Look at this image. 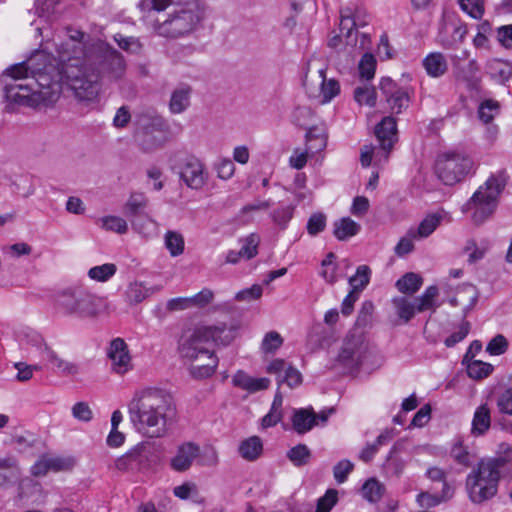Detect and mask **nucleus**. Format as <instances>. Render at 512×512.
I'll return each instance as SVG.
<instances>
[{"label":"nucleus","mask_w":512,"mask_h":512,"mask_svg":"<svg viewBox=\"0 0 512 512\" xmlns=\"http://www.w3.org/2000/svg\"><path fill=\"white\" fill-rule=\"evenodd\" d=\"M48 53L35 51L26 61L14 64L2 74L5 98L10 104L49 106L60 98V86L46 69Z\"/></svg>","instance_id":"1"},{"label":"nucleus","mask_w":512,"mask_h":512,"mask_svg":"<svg viewBox=\"0 0 512 512\" xmlns=\"http://www.w3.org/2000/svg\"><path fill=\"white\" fill-rule=\"evenodd\" d=\"M75 45L77 44L73 41L66 44L61 61H56V57L48 54L46 69L53 82H58L60 93L65 85L78 101L92 102L101 91L100 74L91 59L89 49L83 56H70L72 52H81Z\"/></svg>","instance_id":"2"},{"label":"nucleus","mask_w":512,"mask_h":512,"mask_svg":"<svg viewBox=\"0 0 512 512\" xmlns=\"http://www.w3.org/2000/svg\"><path fill=\"white\" fill-rule=\"evenodd\" d=\"M129 420L134 429L147 438H163L175 415L172 396L159 388H144L134 393L128 403Z\"/></svg>","instance_id":"3"},{"label":"nucleus","mask_w":512,"mask_h":512,"mask_svg":"<svg viewBox=\"0 0 512 512\" xmlns=\"http://www.w3.org/2000/svg\"><path fill=\"white\" fill-rule=\"evenodd\" d=\"M172 0H139L137 7L143 14L157 12L156 18L149 24L152 31L159 37L176 40L192 35L204 19V10L196 1H189L174 6L169 12L161 14L170 5Z\"/></svg>","instance_id":"4"},{"label":"nucleus","mask_w":512,"mask_h":512,"mask_svg":"<svg viewBox=\"0 0 512 512\" xmlns=\"http://www.w3.org/2000/svg\"><path fill=\"white\" fill-rule=\"evenodd\" d=\"M206 341L200 327L189 328L178 339L177 351L180 358L190 362L189 372L195 379H205L214 374L218 359L213 351L206 347Z\"/></svg>","instance_id":"5"},{"label":"nucleus","mask_w":512,"mask_h":512,"mask_svg":"<svg viewBox=\"0 0 512 512\" xmlns=\"http://www.w3.org/2000/svg\"><path fill=\"white\" fill-rule=\"evenodd\" d=\"M499 466L497 461L482 458L472 468L465 480V489L472 503L482 504L497 494L500 480L506 474Z\"/></svg>","instance_id":"6"},{"label":"nucleus","mask_w":512,"mask_h":512,"mask_svg":"<svg viewBox=\"0 0 512 512\" xmlns=\"http://www.w3.org/2000/svg\"><path fill=\"white\" fill-rule=\"evenodd\" d=\"M505 186L506 177L504 172L491 175L462 206V211L465 213L472 212L471 219L475 224L484 223L495 212L499 196Z\"/></svg>","instance_id":"7"},{"label":"nucleus","mask_w":512,"mask_h":512,"mask_svg":"<svg viewBox=\"0 0 512 512\" xmlns=\"http://www.w3.org/2000/svg\"><path fill=\"white\" fill-rule=\"evenodd\" d=\"M55 305L62 314L77 318H93L99 311L97 297L80 286L60 291L56 295Z\"/></svg>","instance_id":"8"},{"label":"nucleus","mask_w":512,"mask_h":512,"mask_svg":"<svg viewBox=\"0 0 512 512\" xmlns=\"http://www.w3.org/2000/svg\"><path fill=\"white\" fill-rule=\"evenodd\" d=\"M89 51L94 65L98 68L101 86L104 82H117L125 76L126 61L115 48L98 41L91 43Z\"/></svg>","instance_id":"9"},{"label":"nucleus","mask_w":512,"mask_h":512,"mask_svg":"<svg viewBox=\"0 0 512 512\" xmlns=\"http://www.w3.org/2000/svg\"><path fill=\"white\" fill-rule=\"evenodd\" d=\"M137 124L139 126L137 141L144 151L157 150L167 142L169 124L155 111L148 110L139 114Z\"/></svg>","instance_id":"10"},{"label":"nucleus","mask_w":512,"mask_h":512,"mask_svg":"<svg viewBox=\"0 0 512 512\" xmlns=\"http://www.w3.org/2000/svg\"><path fill=\"white\" fill-rule=\"evenodd\" d=\"M472 168V159L456 151L440 154L435 163V172L445 185H454L461 182L470 173Z\"/></svg>","instance_id":"11"},{"label":"nucleus","mask_w":512,"mask_h":512,"mask_svg":"<svg viewBox=\"0 0 512 512\" xmlns=\"http://www.w3.org/2000/svg\"><path fill=\"white\" fill-rule=\"evenodd\" d=\"M371 354L362 334H349L343 342L337 362L353 372L365 365Z\"/></svg>","instance_id":"12"},{"label":"nucleus","mask_w":512,"mask_h":512,"mask_svg":"<svg viewBox=\"0 0 512 512\" xmlns=\"http://www.w3.org/2000/svg\"><path fill=\"white\" fill-rule=\"evenodd\" d=\"M155 458L154 443L142 441L125 455L119 457L115 462V466L118 470L122 471L143 470L148 468L155 461Z\"/></svg>","instance_id":"13"},{"label":"nucleus","mask_w":512,"mask_h":512,"mask_svg":"<svg viewBox=\"0 0 512 512\" xmlns=\"http://www.w3.org/2000/svg\"><path fill=\"white\" fill-rule=\"evenodd\" d=\"M177 169L180 179L191 189H201L208 180L204 164L195 156L184 157Z\"/></svg>","instance_id":"14"},{"label":"nucleus","mask_w":512,"mask_h":512,"mask_svg":"<svg viewBox=\"0 0 512 512\" xmlns=\"http://www.w3.org/2000/svg\"><path fill=\"white\" fill-rule=\"evenodd\" d=\"M379 89L392 114H400L408 108L410 102L408 92L390 77H383L380 80Z\"/></svg>","instance_id":"15"},{"label":"nucleus","mask_w":512,"mask_h":512,"mask_svg":"<svg viewBox=\"0 0 512 512\" xmlns=\"http://www.w3.org/2000/svg\"><path fill=\"white\" fill-rule=\"evenodd\" d=\"M206 341L218 346L230 345L238 335L240 325L237 321L216 322L211 325L199 326Z\"/></svg>","instance_id":"16"},{"label":"nucleus","mask_w":512,"mask_h":512,"mask_svg":"<svg viewBox=\"0 0 512 512\" xmlns=\"http://www.w3.org/2000/svg\"><path fill=\"white\" fill-rule=\"evenodd\" d=\"M107 356L111 362L112 371L119 375L125 374L132 368L128 346L122 338H115L111 341Z\"/></svg>","instance_id":"17"},{"label":"nucleus","mask_w":512,"mask_h":512,"mask_svg":"<svg viewBox=\"0 0 512 512\" xmlns=\"http://www.w3.org/2000/svg\"><path fill=\"white\" fill-rule=\"evenodd\" d=\"M375 135L380 147L387 153L397 141V123L394 117L386 116L375 127Z\"/></svg>","instance_id":"18"},{"label":"nucleus","mask_w":512,"mask_h":512,"mask_svg":"<svg viewBox=\"0 0 512 512\" xmlns=\"http://www.w3.org/2000/svg\"><path fill=\"white\" fill-rule=\"evenodd\" d=\"M199 456V446L193 442L180 445L176 455L171 459V467L177 472L188 470L193 461Z\"/></svg>","instance_id":"19"},{"label":"nucleus","mask_w":512,"mask_h":512,"mask_svg":"<svg viewBox=\"0 0 512 512\" xmlns=\"http://www.w3.org/2000/svg\"><path fill=\"white\" fill-rule=\"evenodd\" d=\"M232 383L235 387L255 393L266 390L270 385V379L266 377L254 378L242 370L237 371L232 377Z\"/></svg>","instance_id":"20"},{"label":"nucleus","mask_w":512,"mask_h":512,"mask_svg":"<svg viewBox=\"0 0 512 512\" xmlns=\"http://www.w3.org/2000/svg\"><path fill=\"white\" fill-rule=\"evenodd\" d=\"M293 430L300 435L317 425V415L312 408L295 409L291 418Z\"/></svg>","instance_id":"21"},{"label":"nucleus","mask_w":512,"mask_h":512,"mask_svg":"<svg viewBox=\"0 0 512 512\" xmlns=\"http://www.w3.org/2000/svg\"><path fill=\"white\" fill-rule=\"evenodd\" d=\"M192 88L188 84H180L171 93L169 110L172 114H181L190 106Z\"/></svg>","instance_id":"22"},{"label":"nucleus","mask_w":512,"mask_h":512,"mask_svg":"<svg viewBox=\"0 0 512 512\" xmlns=\"http://www.w3.org/2000/svg\"><path fill=\"white\" fill-rule=\"evenodd\" d=\"M148 205V198L140 192H133L130 194L126 204H125V214L128 217L133 218L132 225L139 231L142 232L139 228L138 220L136 219L140 216L145 208Z\"/></svg>","instance_id":"23"},{"label":"nucleus","mask_w":512,"mask_h":512,"mask_svg":"<svg viewBox=\"0 0 512 512\" xmlns=\"http://www.w3.org/2000/svg\"><path fill=\"white\" fill-rule=\"evenodd\" d=\"M391 303L400 323L407 324L417 313L416 303L405 296L394 297Z\"/></svg>","instance_id":"24"},{"label":"nucleus","mask_w":512,"mask_h":512,"mask_svg":"<svg viewBox=\"0 0 512 512\" xmlns=\"http://www.w3.org/2000/svg\"><path fill=\"white\" fill-rule=\"evenodd\" d=\"M239 455L246 461L257 460L263 453V442L259 436H251L240 442Z\"/></svg>","instance_id":"25"},{"label":"nucleus","mask_w":512,"mask_h":512,"mask_svg":"<svg viewBox=\"0 0 512 512\" xmlns=\"http://www.w3.org/2000/svg\"><path fill=\"white\" fill-rule=\"evenodd\" d=\"M423 66L427 74L438 78L443 76L448 70V64L444 55L440 52H432L423 59Z\"/></svg>","instance_id":"26"},{"label":"nucleus","mask_w":512,"mask_h":512,"mask_svg":"<svg viewBox=\"0 0 512 512\" xmlns=\"http://www.w3.org/2000/svg\"><path fill=\"white\" fill-rule=\"evenodd\" d=\"M454 489L451 485L442 487L441 494H431L429 492H421L417 495V503L423 508H432L453 497Z\"/></svg>","instance_id":"27"},{"label":"nucleus","mask_w":512,"mask_h":512,"mask_svg":"<svg viewBox=\"0 0 512 512\" xmlns=\"http://www.w3.org/2000/svg\"><path fill=\"white\" fill-rule=\"evenodd\" d=\"M491 426L490 409L487 404L480 405L473 416L471 433L474 436L484 435Z\"/></svg>","instance_id":"28"},{"label":"nucleus","mask_w":512,"mask_h":512,"mask_svg":"<svg viewBox=\"0 0 512 512\" xmlns=\"http://www.w3.org/2000/svg\"><path fill=\"white\" fill-rule=\"evenodd\" d=\"M361 226L349 217H343L333 224V235L339 241H345L359 233Z\"/></svg>","instance_id":"29"},{"label":"nucleus","mask_w":512,"mask_h":512,"mask_svg":"<svg viewBox=\"0 0 512 512\" xmlns=\"http://www.w3.org/2000/svg\"><path fill=\"white\" fill-rule=\"evenodd\" d=\"M423 279L416 273L408 272L396 282V287L403 294L413 295L422 286Z\"/></svg>","instance_id":"30"},{"label":"nucleus","mask_w":512,"mask_h":512,"mask_svg":"<svg viewBox=\"0 0 512 512\" xmlns=\"http://www.w3.org/2000/svg\"><path fill=\"white\" fill-rule=\"evenodd\" d=\"M84 37V34L80 31H74L73 34L69 35V38L65 41L61 42L60 44H57V58L56 61L62 60V54L65 52V46L69 41L75 42L77 45V50L79 49L81 52H72L70 54L71 57L73 56H83L86 54L87 50L91 46V44L87 45L82 41V38Z\"/></svg>","instance_id":"31"},{"label":"nucleus","mask_w":512,"mask_h":512,"mask_svg":"<svg viewBox=\"0 0 512 512\" xmlns=\"http://www.w3.org/2000/svg\"><path fill=\"white\" fill-rule=\"evenodd\" d=\"M19 468L13 457L0 459V486H5L17 478Z\"/></svg>","instance_id":"32"},{"label":"nucleus","mask_w":512,"mask_h":512,"mask_svg":"<svg viewBox=\"0 0 512 512\" xmlns=\"http://www.w3.org/2000/svg\"><path fill=\"white\" fill-rule=\"evenodd\" d=\"M467 374L470 378L475 380H482L487 378L494 370V367L487 362L481 360L467 361Z\"/></svg>","instance_id":"33"},{"label":"nucleus","mask_w":512,"mask_h":512,"mask_svg":"<svg viewBox=\"0 0 512 512\" xmlns=\"http://www.w3.org/2000/svg\"><path fill=\"white\" fill-rule=\"evenodd\" d=\"M318 72L321 78L320 89L322 103H328L339 94L340 85L335 79L326 80L325 71L323 69H320Z\"/></svg>","instance_id":"34"},{"label":"nucleus","mask_w":512,"mask_h":512,"mask_svg":"<svg viewBox=\"0 0 512 512\" xmlns=\"http://www.w3.org/2000/svg\"><path fill=\"white\" fill-rule=\"evenodd\" d=\"M438 293L439 290L437 286L432 285L426 288L424 293L419 298H416L414 300L417 306V312L420 313L430 309L435 311V309L437 308V306L435 305V300L436 297L438 296Z\"/></svg>","instance_id":"35"},{"label":"nucleus","mask_w":512,"mask_h":512,"mask_svg":"<svg viewBox=\"0 0 512 512\" xmlns=\"http://www.w3.org/2000/svg\"><path fill=\"white\" fill-rule=\"evenodd\" d=\"M487 461H497L500 463L499 469L507 473L512 465V446L509 443L502 442L498 445L497 454L494 457L485 458Z\"/></svg>","instance_id":"36"},{"label":"nucleus","mask_w":512,"mask_h":512,"mask_svg":"<svg viewBox=\"0 0 512 512\" xmlns=\"http://www.w3.org/2000/svg\"><path fill=\"white\" fill-rule=\"evenodd\" d=\"M371 269L367 265H360L355 275L349 278V284L353 291L361 292L370 281Z\"/></svg>","instance_id":"37"},{"label":"nucleus","mask_w":512,"mask_h":512,"mask_svg":"<svg viewBox=\"0 0 512 512\" xmlns=\"http://www.w3.org/2000/svg\"><path fill=\"white\" fill-rule=\"evenodd\" d=\"M442 216L440 214H429L419 224L416 237L425 238L431 235L440 225Z\"/></svg>","instance_id":"38"},{"label":"nucleus","mask_w":512,"mask_h":512,"mask_svg":"<svg viewBox=\"0 0 512 512\" xmlns=\"http://www.w3.org/2000/svg\"><path fill=\"white\" fill-rule=\"evenodd\" d=\"M117 271V267L113 263H106L99 266H94L89 269L88 276L97 282L108 281Z\"/></svg>","instance_id":"39"},{"label":"nucleus","mask_w":512,"mask_h":512,"mask_svg":"<svg viewBox=\"0 0 512 512\" xmlns=\"http://www.w3.org/2000/svg\"><path fill=\"white\" fill-rule=\"evenodd\" d=\"M384 490V486L374 478L367 480L362 487L364 498L370 502L379 501L383 496Z\"/></svg>","instance_id":"40"},{"label":"nucleus","mask_w":512,"mask_h":512,"mask_svg":"<svg viewBox=\"0 0 512 512\" xmlns=\"http://www.w3.org/2000/svg\"><path fill=\"white\" fill-rule=\"evenodd\" d=\"M451 456L459 465L470 467L472 464L473 456L468 451L467 447H464L463 441L457 439L451 448Z\"/></svg>","instance_id":"41"},{"label":"nucleus","mask_w":512,"mask_h":512,"mask_svg":"<svg viewBox=\"0 0 512 512\" xmlns=\"http://www.w3.org/2000/svg\"><path fill=\"white\" fill-rule=\"evenodd\" d=\"M354 99L360 105L374 107L377 101V94L374 87L367 85L356 87L354 90Z\"/></svg>","instance_id":"42"},{"label":"nucleus","mask_w":512,"mask_h":512,"mask_svg":"<svg viewBox=\"0 0 512 512\" xmlns=\"http://www.w3.org/2000/svg\"><path fill=\"white\" fill-rule=\"evenodd\" d=\"M288 459L297 467L308 463L311 452L305 444H298L287 452Z\"/></svg>","instance_id":"43"},{"label":"nucleus","mask_w":512,"mask_h":512,"mask_svg":"<svg viewBox=\"0 0 512 512\" xmlns=\"http://www.w3.org/2000/svg\"><path fill=\"white\" fill-rule=\"evenodd\" d=\"M294 207L291 205L281 206L271 213L272 221L280 229L287 228L288 223L293 218Z\"/></svg>","instance_id":"44"},{"label":"nucleus","mask_w":512,"mask_h":512,"mask_svg":"<svg viewBox=\"0 0 512 512\" xmlns=\"http://www.w3.org/2000/svg\"><path fill=\"white\" fill-rule=\"evenodd\" d=\"M165 246L169 250L171 256H178L184 251V238L175 231H168L165 234Z\"/></svg>","instance_id":"45"},{"label":"nucleus","mask_w":512,"mask_h":512,"mask_svg":"<svg viewBox=\"0 0 512 512\" xmlns=\"http://www.w3.org/2000/svg\"><path fill=\"white\" fill-rule=\"evenodd\" d=\"M150 294V289L145 287L143 283L140 282L131 283L126 291L128 301L133 304L142 302Z\"/></svg>","instance_id":"46"},{"label":"nucleus","mask_w":512,"mask_h":512,"mask_svg":"<svg viewBox=\"0 0 512 512\" xmlns=\"http://www.w3.org/2000/svg\"><path fill=\"white\" fill-rule=\"evenodd\" d=\"M327 332L321 325H315L312 327L308 334V346L312 351H315L324 346L327 342Z\"/></svg>","instance_id":"47"},{"label":"nucleus","mask_w":512,"mask_h":512,"mask_svg":"<svg viewBox=\"0 0 512 512\" xmlns=\"http://www.w3.org/2000/svg\"><path fill=\"white\" fill-rule=\"evenodd\" d=\"M102 228L107 231H113L119 234H124L128 230L127 222L118 216H106L99 220Z\"/></svg>","instance_id":"48"},{"label":"nucleus","mask_w":512,"mask_h":512,"mask_svg":"<svg viewBox=\"0 0 512 512\" xmlns=\"http://www.w3.org/2000/svg\"><path fill=\"white\" fill-rule=\"evenodd\" d=\"M242 247L240 249L243 258L251 259L257 255L260 237L256 233H251L247 237L240 240Z\"/></svg>","instance_id":"49"},{"label":"nucleus","mask_w":512,"mask_h":512,"mask_svg":"<svg viewBox=\"0 0 512 512\" xmlns=\"http://www.w3.org/2000/svg\"><path fill=\"white\" fill-rule=\"evenodd\" d=\"M358 69L361 78L366 80L372 79L376 69L375 57L370 53L364 54L359 62Z\"/></svg>","instance_id":"50"},{"label":"nucleus","mask_w":512,"mask_h":512,"mask_svg":"<svg viewBox=\"0 0 512 512\" xmlns=\"http://www.w3.org/2000/svg\"><path fill=\"white\" fill-rule=\"evenodd\" d=\"M498 109L499 105L496 101L485 100L479 106L478 117L483 123L489 124L498 113Z\"/></svg>","instance_id":"51"},{"label":"nucleus","mask_w":512,"mask_h":512,"mask_svg":"<svg viewBox=\"0 0 512 512\" xmlns=\"http://www.w3.org/2000/svg\"><path fill=\"white\" fill-rule=\"evenodd\" d=\"M302 374L295 367L288 365L282 377L278 379V388L285 383L290 388H295L302 383Z\"/></svg>","instance_id":"52"},{"label":"nucleus","mask_w":512,"mask_h":512,"mask_svg":"<svg viewBox=\"0 0 512 512\" xmlns=\"http://www.w3.org/2000/svg\"><path fill=\"white\" fill-rule=\"evenodd\" d=\"M338 501V492L335 489H329L324 496L317 501L315 512H330Z\"/></svg>","instance_id":"53"},{"label":"nucleus","mask_w":512,"mask_h":512,"mask_svg":"<svg viewBox=\"0 0 512 512\" xmlns=\"http://www.w3.org/2000/svg\"><path fill=\"white\" fill-rule=\"evenodd\" d=\"M508 341L502 334H498L493 337L486 346V352L493 356H499L504 354L508 349Z\"/></svg>","instance_id":"54"},{"label":"nucleus","mask_w":512,"mask_h":512,"mask_svg":"<svg viewBox=\"0 0 512 512\" xmlns=\"http://www.w3.org/2000/svg\"><path fill=\"white\" fill-rule=\"evenodd\" d=\"M283 344V338L281 335L276 331H270L268 332L261 344V349L265 353H272L275 352L280 346Z\"/></svg>","instance_id":"55"},{"label":"nucleus","mask_w":512,"mask_h":512,"mask_svg":"<svg viewBox=\"0 0 512 512\" xmlns=\"http://www.w3.org/2000/svg\"><path fill=\"white\" fill-rule=\"evenodd\" d=\"M459 5L463 11L475 19H480L484 14L482 0H459Z\"/></svg>","instance_id":"56"},{"label":"nucleus","mask_w":512,"mask_h":512,"mask_svg":"<svg viewBox=\"0 0 512 512\" xmlns=\"http://www.w3.org/2000/svg\"><path fill=\"white\" fill-rule=\"evenodd\" d=\"M354 464L347 459L339 461L334 467H333V476L337 483L341 484L344 483L348 475L353 471Z\"/></svg>","instance_id":"57"},{"label":"nucleus","mask_w":512,"mask_h":512,"mask_svg":"<svg viewBox=\"0 0 512 512\" xmlns=\"http://www.w3.org/2000/svg\"><path fill=\"white\" fill-rule=\"evenodd\" d=\"M326 227V216L321 213H313L307 222V232L311 236H316L322 232Z\"/></svg>","instance_id":"58"},{"label":"nucleus","mask_w":512,"mask_h":512,"mask_svg":"<svg viewBox=\"0 0 512 512\" xmlns=\"http://www.w3.org/2000/svg\"><path fill=\"white\" fill-rule=\"evenodd\" d=\"M367 22L358 23V19H352L350 14H345L343 11L341 12V21H340V35L349 39L352 35L354 28L357 26H365Z\"/></svg>","instance_id":"59"},{"label":"nucleus","mask_w":512,"mask_h":512,"mask_svg":"<svg viewBox=\"0 0 512 512\" xmlns=\"http://www.w3.org/2000/svg\"><path fill=\"white\" fill-rule=\"evenodd\" d=\"M417 238L414 230H410L406 236L402 237L395 247V253L399 257H403L414 249L413 240Z\"/></svg>","instance_id":"60"},{"label":"nucleus","mask_w":512,"mask_h":512,"mask_svg":"<svg viewBox=\"0 0 512 512\" xmlns=\"http://www.w3.org/2000/svg\"><path fill=\"white\" fill-rule=\"evenodd\" d=\"M192 307L204 308L214 299V293L211 289L204 288L196 295L189 297Z\"/></svg>","instance_id":"61"},{"label":"nucleus","mask_w":512,"mask_h":512,"mask_svg":"<svg viewBox=\"0 0 512 512\" xmlns=\"http://www.w3.org/2000/svg\"><path fill=\"white\" fill-rule=\"evenodd\" d=\"M469 331L470 323L468 321L462 322L458 327V330L445 339V345L447 347L455 346L468 335Z\"/></svg>","instance_id":"62"},{"label":"nucleus","mask_w":512,"mask_h":512,"mask_svg":"<svg viewBox=\"0 0 512 512\" xmlns=\"http://www.w3.org/2000/svg\"><path fill=\"white\" fill-rule=\"evenodd\" d=\"M72 415L75 419L89 422L93 418V412L86 402H77L72 407Z\"/></svg>","instance_id":"63"},{"label":"nucleus","mask_w":512,"mask_h":512,"mask_svg":"<svg viewBox=\"0 0 512 512\" xmlns=\"http://www.w3.org/2000/svg\"><path fill=\"white\" fill-rule=\"evenodd\" d=\"M498 410L507 415H512V387L506 389L497 399Z\"/></svg>","instance_id":"64"}]
</instances>
